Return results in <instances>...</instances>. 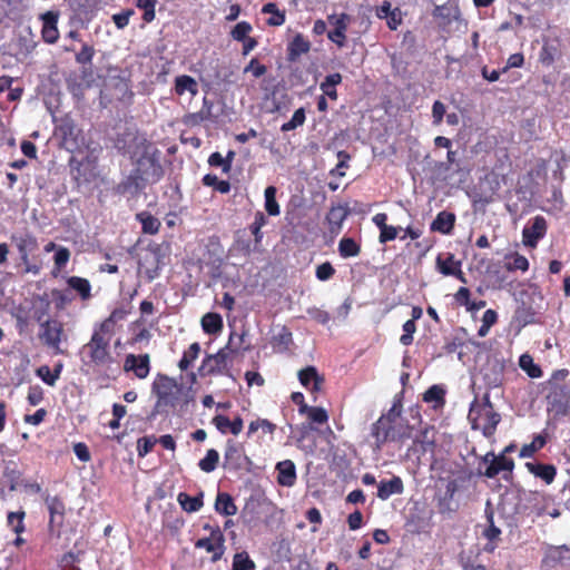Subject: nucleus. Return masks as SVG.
Returning <instances> with one entry per match:
<instances>
[{"instance_id":"nucleus-1","label":"nucleus","mask_w":570,"mask_h":570,"mask_svg":"<svg viewBox=\"0 0 570 570\" xmlns=\"http://www.w3.org/2000/svg\"><path fill=\"white\" fill-rule=\"evenodd\" d=\"M569 370H556L547 381L548 394L546 396L548 410L554 415H567L570 411V384L564 383Z\"/></svg>"},{"instance_id":"nucleus-2","label":"nucleus","mask_w":570,"mask_h":570,"mask_svg":"<svg viewBox=\"0 0 570 570\" xmlns=\"http://www.w3.org/2000/svg\"><path fill=\"white\" fill-rule=\"evenodd\" d=\"M112 336L114 335L95 327L89 342L86 343L81 350L85 357H87V361L83 358L85 364L109 368L114 363V356L110 350Z\"/></svg>"},{"instance_id":"nucleus-3","label":"nucleus","mask_w":570,"mask_h":570,"mask_svg":"<svg viewBox=\"0 0 570 570\" xmlns=\"http://www.w3.org/2000/svg\"><path fill=\"white\" fill-rule=\"evenodd\" d=\"M412 426L410 425H395L392 424L390 416H380L379 420L372 424L371 435L374 438L375 451H381L387 441L404 442L410 439Z\"/></svg>"},{"instance_id":"nucleus-4","label":"nucleus","mask_w":570,"mask_h":570,"mask_svg":"<svg viewBox=\"0 0 570 570\" xmlns=\"http://www.w3.org/2000/svg\"><path fill=\"white\" fill-rule=\"evenodd\" d=\"M473 429H481L485 438H491L497 431L501 416L494 411L493 404L488 394L484 395L481 404H472L469 413Z\"/></svg>"},{"instance_id":"nucleus-5","label":"nucleus","mask_w":570,"mask_h":570,"mask_svg":"<svg viewBox=\"0 0 570 570\" xmlns=\"http://www.w3.org/2000/svg\"><path fill=\"white\" fill-rule=\"evenodd\" d=\"M151 392L157 399L154 412L161 413L167 407L176 406L180 389L175 379L158 373L153 382Z\"/></svg>"},{"instance_id":"nucleus-6","label":"nucleus","mask_w":570,"mask_h":570,"mask_svg":"<svg viewBox=\"0 0 570 570\" xmlns=\"http://www.w3.org/2000/svg\"><path fill=\"white\" fill-rule=\"evenodd\" d=\"M234 336L235 333H232L227 345L222 347L217 353L206 355V357L202 362V365L198 368V373L200 376H212L216 374L228 373V361L233 355L237 354L238 352V348L232 347V341Z\"/></svg>"},{"instance_id":"nucleus-7","label":"nucleus","mask_w":570,"mask_h":570,"mask_svg":"<svg viewBox=\"0 0 570 570\" xmlns=\"http://www.w3.org/2000/svg\"><path fill=\"white\" fill-rule=\"evenodd\" d=\"M482 462L487 464L485 470L479 469V474L484 475L488 479H494L500 473H503L502 478L505 481L512 479L514 469V460L505 455H495L494 452L490 451L482 456Z\"/></svg>"},{"instance_id":"nucleus-8","label":"nucleus","mask_w":570,"mask_h":570,"mask_svg":"<svg viewBox=\"0 0 570 570\" xmlns=\"http://www.w3.org/2000/svg\"><path fill=\"white\" fill-rule=\"evenodd\" d=\"M147 184L158 183L164 176L159 160L148 153L142 154L136 161L134 169Z\"/></svg>"},{"instance_id":"nucleus-9","label":"nucleus","mask_w":570,"mask_h":570,"mask_svg":"<svg viewBox=\"0 0 570 570\" xmlns=\"http://www.w3.org/2000/svg\"><path fill=\"white\" fill-rule=\"evenodd\" d=\"M196 549H204L212 554L210 561L213 563L219 561L226 550L225 535L222 529H214L212 535L200 538L195 542Z\"/></svg>"},{"instance_id":"nucleus-10","label":"nucleus","mask_w":570,"mask_h":570,"mask_svg":"<svg viewBox=\"0 0 570 570\" xmlns=\"http://www.w3.org/2000/svg\"><path fill=\"white\" fill-rule=\"evenodd\" d=\"M63 336V324L58 320H47L41 324L40 340L56 353H62L60 343Z\"/></svg>"},{"instance_id":"nucleus-11","label":"nucleus","mask_w":570,"mask_h":570,"mask_svg":"<svg viewBox=\"0 0 570 570\" xmlns=\"http://www.w3.org/2000/svg\"><path fill=\"white\" fill-rule=\"evenodd\" d=\"M547 220L543 216L533 217L522 230V242L527 247L534 248L538 242L546 236Z\"/></svg>"},{"instance_id":"nucleus-12","label":"nucleus","mask_w":570,"mask_h":570,"mask_svg":"<svg viewBox=\"0 0 570 570\" xmlns=\"http://www.w3.org/2000/svg\"><path fill=\"white\" fill-rule=\"evenodd\" d=\"M161 256V246L159 244L148 245L147 254L145 255L140 265L146 266L145 274L149 281H153L159 276V271L163 265Z\"/></svg>"},{"instance_id":"nucleus-13","label":"nucleus","mask_w":570,"mask_h":570,"mask_svg":"<svg viewBox=\"0 0 570 570\" xmlns=\"http://www.w3.org/2000/svg\"><path fill=\"white\" fill-rule=\"evenodd\" d=\"M297 376L299 383L311 393L321 392L325 383L324 376L313 365L299 370Z\"/></svg>"},{"instance_id":"nucleus-14","label":"nucleus","mask_w":570,"mask_h":570,"mask_svg":"<svg viewBox=\"0 0 570 570\" xmlns=\"http://www.w3.org/2000/svg\"><path fill=\"white\" fill-rule=\"evenodd\" d=\"M150 358L148 354H128L125 358L124 370L132 371L138 379H146L150 371Z\"/></svg>"},{"instance_id":"nucleus-15","label":"nucleus","mask_w":570,"mask_h":570,"mask_svg":"<svg viewBox=\"0 0 570 570\" xmlns=\"http://www.w3.org/2000/svg\"><path fill=\"white\" fill-rule=\"evenodd\" d=\"M43 500L49 511V527L60 528L63 523L66 513V507L62 499L58 495L51 497L46 494Z\"/></svg>"},{"instance_id":"nucleus-16","label":"nucleus","mask_w":570,"mask_h":570,"mask_svg":"<svg viewBox=\"0 0 570 570\" xmlns=\"http://www.w3.org/2000/svg\"><path fill=\"white\" fill-rule=\"evenodd\" d=\"M59 14L55 11H47L41 14L42 20V29L41 36L42 40L47 43H56L59 39V30L57 27Z\"/></svg>"},{"instance_id":"nucleus-17","label":"nucleus","mask_w":570,"mask_h":570,"mask_svg":"<svg viewBox=\"0 0 570 570\" xmlns=\"http://www.w3.org/2000/svg\"><path fill=\"white\" fill-rule=\"evenodd\" d=\"M10 238L19 252L21 262L27 263L30 253L38 248L37 238L30 233L23 235L12 234Z\"/></svg>"},{"instance_id":"nucleus-18","label":"nucleus","mask_w":570,"mask_h":570,"mask_svg":"<svg viewBox=\"0 0 570 570\" xmlns=\"http://www.w3.org/2000/svg\"><path fill=\"white\" fill-rule=\"evenodd\" d=\"M436 265L441 274L445 276H455L461 282H466L464 273L461 269V262L456 261L453 254L449 253L445 258H442V256L439 255L436 258Z\"/></svg>"},{"instance_id":"nucleus-19","label":"nucleus","mask_w":570,"mask_h":570,"mask_svg":"<svg viewBox=\"0 0 570 570\" xmlns=\"http://www.w3.org/2000/svg\"><path fill=\"white\" fill-rule=\"evenodd\" d=\"M527 470L535 478L541 479L547 485L554 482L558 470L553 464L541 462H527Z\"/></svg>"},{"instance_id":"nucleus-20","label":"nucleus","mask_w":570,"mask_h":570,"mask_svg":"<svg viewBox=\"0 0 570 570\" xmlns=\"http://www.w3.org/2000/svg\"><path fill=\"white\" fill-rule=\"evenodd\" d=\"M404 484L399 475H393L390 480H382L377 484V498L385 501L393 494H402Z\"/></svg>"},{"instance_id":"nucleus-21","label":"nucleus","mask_w":570,"mask_h":570,"mask_svg":"<svg viewBox=\"0 0 570 570\" xmlns=\"http://www.w3.org/2000/svg\"><path fill=\"white\" fill-rule=\"evenodd\" d=\"M570 561V548L567 546L549 547L546 551L543 563L548 567L567 564Z\"/></svg>"},{"instance_id":"nucleus-22","label":"nucleus","mask_w":570,"mask_h":570,"mask_svg":"<svg viewBox=\"0 0 570 570\" xmlns=\"http://www.w3.org/2000/svg\"><path fill=\"white\" fill-rule=\"evenodd\" d=\"M277 482L282 487H293L296 482V468L293 461L284 460L276 464Z\"/></svg>"},{"instance_id":"nucleus-23","label":"nucleus","mask_w":570,"mask_h":570,"mask_svg":"<svg viewBox=\"0 0 570 570\" xmlns=\"http://www.w3.org/2000/svg\"><path fill=\"white\" fill-rule=\"evenodd\" d=\"M348 207L346 205L332 206L326 215L328 229L332 234L340 233L343 222L348 216Z\"/></svg>"},{"instance_id":"nucleus-24","label":"nucleus","mask_w":570,"mask_h":570,"mask_svg":"<svg viewBox=\"0 0 570 570\" xmlns=\"http://www.w3.org/2000/svg\"><path fill=\"white\" fill-rule=\"evenodd\" d=\"M147 183L139 176L135 170L130 173L120 184L117 186V193L121 195L131 194L136 195L146 187Z\"/></svg>"},{"instance_id":"nucleus-25","label":"nucleus","mask_w":570,"mask_h":570,"mask_svg":"<svg viewBox=\"0 0 570 570\" xmlns=\"http://www.w3.org/2000/svg\"><path fill=\"white\" fill-rule=\"evenodd\" d=\"M244 456V451L240 445H238L233 440H228L226 443V449L224 453L225 466L232 469H240L243 463L242 459Z\"/></svg>"},{"instance_id":"nucleus-26","label":"nucleus","mask_w":570,"mask_h":570,"mask_svg":"<svg viewBox=\"0 0 570 570\" xmlns=\"http://www.w3.org/2000/svg\"><path fill=\"white\" fill-rule=\"evenodd\" d=\"M455 215L451 212L442 210L440 212L435 219L431 224L432 232H439L443 235H449L452 233L455 225Z\"/></svg>"},{"instance_id":"nucleus-27","label":"nucleus","mask_w":570,"mask_h":570,"mask_svg":"<svg viewBox=\"0 0 570 570\" xmlns=\"http://www.w3.org/2000/svg\"><path fill=\"white\" fill-rule=\"evenodd\" d=\"M311 50V42L302 33H297L287 46V59L296 61Z\"/></svg>"},{"instance_id":"nucleus-28","label":"nucleus","mask_w":570,"mask_h":570,"mask_svg":"<svg viewBox=\"0 0 570 570\" xmlns=\"http://www.w3.org/2000/svg\"><path fill=\"white\" fill-rule=\"evenodd\" d=\"M174 91L179 97L185 92H189L191 97H195L198 94V83L191 76L180 75L175 78Z\"/></svg>"},{"instance_id":"nucleus-29","label":"nucleus","mask_w":570,"mask_h":570,"mask_svg":"<svg viewBox=\"0 0 570 570\" xmlns=\"http://www.w3.org/2000/svg\"><path fill=\"white\" fill-rule=\"evenodd\" d=\"M177 501L185 512H187V513L197 512L204 505V492L200 491L195 497H190L186 492H180L177 495Z\"/></svg>"},{"instance_id":"nucleus-30","label":"nucleus","mask_w":570,"mask_h":570,"mask_svg":"<svg viewBox=\"0 0 570 570\" xmlns=\"http://www.w3.org/2000/svg\"><path fill=\"white\" fill-rule=\"evenodd\" d=\"M70 289L75 291L82 301L91 298V284L87 278L80 276H70L67 278Z\"/></svg>"},{"instance_id":"nucleus-31","label":"nucleus","mask_w":570,"mask_h":570,"mask_svg":"<svg viewBox=\"0 0 570 570\" xmlns=\"http://www.w3.org/2000/svg\"><path fill=\"white\" fill-rule=\"evenodd\" d=\"M215 510L222 515L230 517L236 514L237 507L230 494L226 492H219L216 497Z\"/></svg>"},{"instance_id":"nucleus-32","label":"nucleus","mask_w":570,"mask_h":570,"mask_svg":"<svg viewBox=\"0 0 570 570\" xmlns=\"http://www.w3.org/2000/svg\"><path fill=\"white\" fill-rule=\"evenodd\" d=\"M63 364L58 362L53 370H50L48 365H41L37 368L36 374L49 386H53L62 372Z\"/></svg>"},{"instance_id":"nucleus-33","label":"nucleus","mask_w":570,"mask_h":570,"mask_svg":"<svg viewBox=\"0 0 570 570\" xmlns=\"http://www.w3.org/2000/svg\"><path fill=\"white\" fill-rule=\"evenodd\" d=\"M342 75L338 72H334L327 75L323 82H321V90L323 91L322 96L328 97L332 100L337 99V90L336 86L342 82Z\"/></svg>"},{"instance_id":"nucleus-34","label":"nucleus","mask_w":570,"mask_h":570,"mask_svg":"<svg viewBox=\"0 0 570 570\" xmlns=\"http://www.w3.org/2000/svg\"><path fill=\"white\" fill-rule=\"evenodd\" d=\"M137 219L140 222L142 233L145 234L155 235L160 229V220L149 212H141L137 214Z\"/></svg>"},{"instance_id":"nucleus-35","label":"nucleus","mask_w":570,"mask_h":570,"mask_svg":"<svg viewBox=\"0 0 570 570\" xmlns=\"http://www.w3.org/2000/svg\"><path fill=\"white\" fill-rule=\"evenodd\" d=\"M223 326V318L217 313H207L202 317V327L206 334H217Z\"/></svg>"},{"instance_id":"nucleus-36","label":"nucleus","mask_w":570,"mask_h":570,"mask_svg":"<svg viewBox=\"0 0 570 570\" xmlns=\"http://www.w3.org/2000/svg\"><path fill=\"white\" fill-rule=\"evenodd\" d=\"M338 253L343 258L358 256L361 253V245L351 237H343L338 243Z\"/></svg>"},{"instance_id":"nucleus-37","label":"nucleus","mask_w":570,"mask_h":570,"mask_svg":"<svg viewBox=\"0 0 570 570\" xmlns=\"http://www.w3.org/2000/svg\"><path fill=\"white\" fill-rule=\"evenodd\" d=\"M547 444V436L538 434L533 438L531 443L522 445L519 452L520 458H532L535 452L540 451Z\"/></svg>"},{"instance_id":"nucleus-38","label":"nucleus","mask_w":570,"mask_h":570,"mask_svg":"<svg viewBox=\"0 0 570 570\" xmlns=\"http://www.w3.org/2000/svg\"><path fill=\"white\" fill-rule=\"evenodd\" d=\"M445 391L439 385H432L423 394V401L434 403V407H441L445 403Z\"/></svg>"},{"instance_id":"nucleus-39","label":"nucleus","mask_w":570,"mask_h":570,"mask_svg":"<svg viewBox=\"0 0 570 570\" xmlns=\"http://www.w3.org/2000/svg\"><path fill=\"white\" fill-rule=\"evenodd\" d=\"M277 188L275 186H268L265 188V210L269 216H278L281 214L279 205L276 200Z\"/></svg>"},{"instance_id":"nucleus-40","label":"nucleus","mask_w":570,"mask_h":570,"mask_svg":"<svg viewBox=\"0 0 570 570\" xmlns=\"http://www.w3.org/2000/svg\"><path fill=\"white\" fill-rule=\"evenodd\" d=\"M26 511L19 510L17 512H9L7 514V524L17 534H21L26 531L24 525Z\"/></svg>"},{"instance_id":"nucleus-41","label":"nucleus","mask_w":570,"mask_h":570,"mask_svg":"<svg viewBox=\"0 0 570 570\" xmlns=\"http://www.w3.org/2000/svg\"><path fill=\"white\" fill-rule=\"evenodd\" d=\"M200 353V345L198 342H194L189 345L188 350L183 353L181 358L178 362L180 371H187L191 363L198 357Z\"/></svg>"},{"instance_id":"nucleus-42","label":"nucleus","mask_w":570,"mask_h":570,"mask_svg":"<svg viewBox=\"0 0 570 570\" xmlns=\"http://www.w3.org/2000/svg\"><path fill=\"white\" fill-rule=\"evenodd\" d=\"M519 365L531 379H539L543 374L541 367L533 362L532 356L529 354H523L520 356Z\"/></svg>"},{"instance_id":"nucleus-43","label":"nucleus","mask_w":570,"mask_h":570,"mask_svg":"<svg viewBox=\"0 0 570 570\" xmlns=\"http://www.w3.org/2000/svg\"><path fill=\"white\" fill-rule=\"evenodd\" d=\"M219 462V453L215 449H209L206 452V455L199 460L198 466L203 472L210 473L213 472Z\"/></svg>"},{"instance_id":"nucleus-44","label":"nucleus","mask_w":570,"mask_h":570,"mask_svg":"<svg viewBox=\"0 0 570 570\" xmlns=\"http://www.w3.org/2000/svg\"><path fill=\"white\" fill-rule=\"evenodd\" d=\"M202 183L204 186L213 187L215 190L220 194H228L230 191V184L228 180H220L214 174H206L202 178Z\"/></svg>"},{"instance_id":"nucleus-45","label":"nucleus","mask_w":570,"mask_h":570,"mask_svg":"<svg viewBox=\"0 0 570 570\" xmlns=\"http://www.w3.org/2000/svg\"><path fill=\"white\" fill-rule=\"evenodd\" d=\"M258 430H262L264 434H273L276 431V424L267 419L252 421L248 425L247 436L250 438Z\"/></svg>"},{"instance_id":"nucleus-46","label":"nucleus","mask_w":570,"mask_h":570,"mask_svg":"<svg viewBox=\"0 0 570 570\" xmlns=\"http://www.w3.org/2000/svg\"><path fill=\"white\" fill-rule=\"evenodd\" d=\"M262 12L272 14V17L267 19L268 26L278 27L285 23V13L279 11L277 6L273 2L264 4Z\"/></svg>"},{"instance_id":"nucleus-47","label":"nucleus","mask_w":570,"mask_h":570,"mask_svg":"<svg viewBox=\"0 0 570 570\" xmlns=\"http://www.w3.org/2000/svg\"><path fill=\"white\" fill-rule=\"evenodd\" d=\"M157 442L158 440L155 435H145L139 438L136 446L138 458H145L149 454Z\"/></svg>"},{"instance_id":"nucleus-48","label":"nucleus","mask_w":570,"mask_h":570,"mask_svg":"<svg viewBox=\"0 0 570 570\" xmlns=\"http://www.w3.org/2000/svg\"><path fill=\"white\" fill-rule=\"evenodd\" d=\"M125 313L121 309H114L111 314L104 320L100 324H98L96 327L101 330L105 333H109L114 335L115 333V325L118 320L124 318Z\"/></svg>"},{"instance_id":"nucleus-49","label":"nucleus","mask_w":570,"mask_h":570,"mask_svg":"<svg viewBox=\"0 0 570 570\" xmlns=\"http://www.w3.org/2000/svg\"><path fill=\"white\" fill-rule=\"evenodd\" d=\"M505 268L509 272L522 271L527 272L529 269V261L525 256L514 253L509 257V261L505 263Z\"/></svg>"},{"instance_id":"nucleus-50","label":"nucleus","mask_w":570,"mask_h":570,"mask_svg":"<svg viewBox=\"0 0 570 570\" xmlns=\"http://www.w3.org/2000/svg\"><path fill=\"white\" fill-rule=\"evenodd\" d=\"M306 119L305 109L303 107L296 109L289 121L284 122L281 127L283 132H287L303 126Z\"/></svg>"},{"instance_id":"nucleus-51","label":"nucleus","mask_w":570,"mask_h":570,"mask_svg":"<svg viewBox=\"0 0 570 570\" xmlns=\"http://www.w3.org/2000/svg\"><path fill=\"white\" fill-rule=\"evenodd\" d=\"M70 250L69 248L67 247H59L57 248V252L55 253V256H53V264H55V268H53V275H57L59 272H61L66 265L68 264L69 259H70Z\"/></svg>"},{"instance_id":"nucleus-52","label":"nucleus","mask_w":570,"mask_h":570,"mask_svg":"<svg viewBox=\"0 0 570 570\" xmlns=\"http://www.w3.org/2000/svg\"><path fill=\"white\" fill-rule=\"evenodd\" d=\"M267 224V218L262 212H256L254 222L250 224L249 229L254 235L255 242L258 244L262 242L263 233L262 228Z\"/></svg>"},{"instance_id":"nucleus-53","label":"nucleus","mask_w":570,"mask_h":570,"mask_svg":"<svg viewBox=\"0 0 570 570\" xmlns=\"http://www.w3.org/2000/svg\"><path fill=\"white\" fill-rule=\"evenodd\" d=\"M255 562L246 551L237 552L233 558V570H254Z\"/></svg>"},{"instance_id":"nucleus-54","label":"nucleus","mask_w":570,"mask_h":570,"mask_svg":"<svg viewBox=\"0 0 570 570\" xmlns=\"http://www.w3.org/2000/svg\"><path fill=\"white\" fill-rule=\"evenodd\" d=\"M157 0H136L137 8L144 10L142 20L150 23L156 17Z\"/></svg>"},{"instance_id":"nucleus-55","label":"nucleus","mask_w":570,"mask_h":570,"mask_svg":"<svg viewBox=\"0 0 570 570\" xmlns=\"http://www.w3.org/2000/svg\"><path fill=\"white\" fill-rule=\"evenodd\" d=\"M557 51V47L549 45L547 42L543 43L539 52L540 63L543 65L544 67L552 66L553 62L556 61Z\"/></svg>"},{"instance_id":"nucleus-56","label":"nucleus","mask_w":570,"mask_h":570,"mask_svg":"<svg viewBox=\"0 0 570 570\" xmlns=\"http://www.w3.org/2000/svg\"><path fill=\"white\" fill-rule=\"evenodd\" d=\"M253 27L247 21H240L238 22L230 31V37L235 40L240 42L242 40H245L248 38L249 33L252 32Z\"/></svg>"},{"instance_id":"nucleus-57","label":"nucleus","mask_w":570,"mask_h":570,"mask_svg":"<svg viewBox=\"0 0 570 570\" xmlns=\"http://www.w3.org/2000/svg\"><path fill=\"white\" fill-rule=\"evenodd\" d=\"M305 414H307L309 421L313 423L324 424L328 421L327 411L320 406H308Z\"/></svg>"},{"instance_id":"nucleus-58","label":"nucleus","mask_w":570,"mask_h":570,"mask_svg":"<svg viewBox=\"0 0 570 570\" xmlns=\"http://www.w3.org/2000/svg\"><path fill=\"white\" fill-rule=\"evenodd\" d=\"M350 20V16L344 12L340 14H330L327 17L328 23L333 27L332 30H347Z\"/></svg>"},{"instance_id":"nucleus-59","label":"nucleus","mask_w":570,"mask_h":570,"mask_svg":"<svg viewBox=\"0 0 570 570\" xmlns=\"http://www.w3.org/2000/svg\"><path fill=\"white\" fill-rule=\"evenodd\" d=\"M95 56V48L91 45L83 43L81 50L76 53V61L79 65H91Z\"/></svg>"},{"instance_id":"nucleus-60","label":"nucleus","mask_w":570,"mask_h":570,"mask_svg":"<svg viewBox=\"0 0 570 570\" xmlns=\"http://www.w3.org/2000/svg\"><path fill=\"white\" fill-rule=\"evenodd\" d=\"M335 268L330 262H324L316 267L315 276L318 281L325 282L335 275Z\"/></svg>"},{"instance_id":"nucleus-61","label":"nucleus","mask_w":570,"mask_h":570,"mask_svg":"<svg viewBox=\"0 0 570 570\" xmlns=\"http://www.w3.org/2000/svg\"><path fill=\"white\" fill-rule=\"evenodd\" d=\"M213 101L208 100L206 97L203 99V106L202 109L194 114L191 117L195 119L196 122L198 121H206L213 119Z\"/></svg>"},{"instance_id":"nucleus-62","label":"nucleus","mask_w":570,"mask_h":570,"mask_svg":"<svg viewBox=\"0 0 570 570\" xmlns=\"http://www.w3.org/2000/svg\"><path fill=\"white\" fill-rule=\"evenodd\" d=\"M416 331V324L413 320H407L403 324V334L400 337L401 344L407 346L413 342V334Z\"/></svg>"},{"instance_id":"nucleus-63","label":"nucleus","mask_w":570,"mask_h":570,"mask_svg":"<svg viewBox=\"0 0 570 570\" xmlns=\"http://www.w3.org/2000/svg\"><path fill=\"white\" fill-rule=\"evenodd\" d=\"M58 128L65 140L76 136V125L69 117L62 118Z\"/></svg>"},{"instance_id":"nucleus-64","label":"nucleus","mask_w":570,"mask_h":570,"mask_svg":"<svg viewBox=\"0 0 570 570\" xmlns=\"http://www.w3.org/2000/svg\"><path fill=\"white\" fill-rule=\"evenodd\" d=\"M267 71V67L258 61L257 58H252L249 63L245 67L244 72H252L253 77L261 78Z\"/></svg>"}]
</instances>
